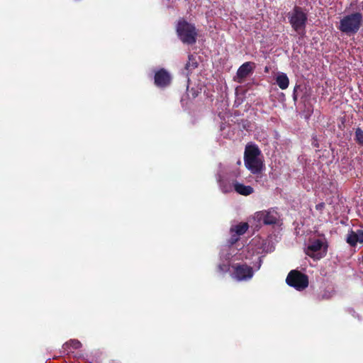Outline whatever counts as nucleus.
I'll use <instances>...</instances> for the list:
<instances>
[{"instance_id":"10","label":"nucleus","mask_w":363,"mask_h":363,"mask_svg":"<svg viewBox=\"0 0 363 363\" xmlns=\"http://www.w3.org/2000/svg\"><path fill=\"white\" fill-rule=\"evenodd\" d=\"M255 67V63L253 62H246L243 63L237 71V82L238 83H242L244 79L253 72Z\"/></svg>"},{"instance_id":"9","label":"nucleus","mask_w":363,"mask_h":363,"mask_svg":"<svg viewBox=\"0 0 363 363\" xmlns=\"http://www.w3.org/2000/svg\"><path fill=\"white\" fill-rule=\"evenodd\" d=\"M278 213L273 208L258 211L255 213V219L264 225H274L277 223Z\"/></svg>"},{"instance_id":"25","label":"nucleus","mask_w":363,"mask_h":363,"mask_svg":"<svg viewBox=\"0 0 363 363\" xmlns=\"http://www.w3.org/2000/svg\"><path fill=\"white\" fill-rule=\"evenodd\" d=\"M196 96H197V94H196L195 92H194V93L192 94V96H193V98H195Z\"/></svg>"},{"instance_id":"13","label":"nucleus","mask_w":363,"mask_h":363,"mask_svg":"<svg viewBox=\"0 0 363 363\" xmlns=\"http://www.w3.org/2000/svg\"><path fill=\"white\" fill-rule=\"evenodd\" d=\"M199 65L196 57L192 54H189L188 56V61L185 65L184 69L186 71V76L192 72Z\"/></svg>"},{"instance_id":"5","label":"nucleus","mask_w":363,"mask_h":363,"mask_svg":"<svg viewBox=\"0 0 363 363\" xmlns=\"http://www.w3.org/2000/svg\"><path fill=\"white\" fill-rule=\"evenodd\" d=\"M286 282L296 290L302 291L308 286V277L306 274L294 269L288 274Z\"/></svg>"},{"instance_id":"22","label":"nucleus","mask_w":363,"mask_h":363,"mask_svg":"<svg viewBox=\"0 0 363 363\" xmlns=\"http://www.w3.org/2000/svg\"><path fill=\"white\" fill-rule=\"evenodd\" d=\"M325 203L324 202H321V203H318L315 206V209L317 211H320V213H322L323 209L325 208Z\"/></svg>"},{"instance_id":"12","label":"nucleus","mask_w":363,"mask_h":363,"mask_svg":"<svg viewBox=\"0 0 363 363\" xmlns=\"http://www.w3.org/2000/svg\"><path fill=\"white\" fill-rule=\"evenodd\" d=\"M233 188L236 193L242 196H249L254 192V189L251 186L244 185L235 181Z\"/></svg>"},{"instance_id":"17","label":"nucleus","mask_w":363,"mask_h":363,"mask_svg":"<svg viewBox=\"0 0 363 363\" xmlns=\"http://www.w3.org/2000/svg\"><path fill=\"white\" fill-rule=\"evenodd\" d=\"M347 242L350 244L351 246H355L358 242V238L357 235V232L351 230L350 233L347 235Z\"/></svg>"},{"instance_id":"18","label":"nucleus","mask_w":363,"mask_h":363,"mask_svg":"<svg viewBox=\"0 0 363 363\" xmlns=\"http://www.w3.org/2000/svg\"><path fill=\"white\" fill-rule=\"evenodd\" d=\"M218 183L220 188L223 193H228L232 191V186L230 184H228L224 180L219 179Z\"/></svg>"},{"instance_id":"7","label":"nucleus","mask_w":363,"mask_h":363,"mask_svg":"<svg viewBox=\"0 0 363 363\" xmlns=\"http://www.w3.org/2000/svg\"><path fill=\"white\" fill-rule=\"evenodd\" d=\"M233 277L239 281H248L254 275V271L252 267L247 264L236 263L233 265Z\"/></svg>"},{"instance_id":"1","label":"nucleus","mask_w":363,"mask_h":363,"mask_svg":"<svg viewBox=\"0 0 363 363\" xmlns=\"http://www.w3.org/2000/svg\"><path fill=\"white\" fill-rule=\"evenodd\" d=\"M261 151L256 145H247L244 152V162L246 168L252 174L262 173L265 166L259 158Z\"/></svg>"},{"instance_id":"11","label":"nucleus","mask_w":363,"mask_h":363,"mask_svg":"<svg viewBox=\"0 0 363 363\" xmlns=\"http://www.w3.org/2000/svg\"><path fill=\"white\" fill-rule=\"evenodd\" d=\"M249 225L247 223H240L238 225H235L234 227L230 228V231L235 232V235H232L230 238V242L232 244L235 243L238 239L240 235H244L246 231L248 230Z\"/></svg>"},{"instance_id":"14","label":"nucleus","mask_w":363,"mask_h":363,"mask_svg":"<svg viewBox=\"0 0 363 363\" xmlns=\"http://www.w3.org/2000/svg\"><path fill=\"white\" fill-rule=\"evenodd\" d=\"M276 83L281 89H286L289 84V79L285 73H281L276 77Z\"/></svg>"},{"instance_id":"6","label":"nucleus","mask_w":363,"mask_h":363,"mask_svg":"<svg viewBox=\"0 0 363 363\" xmlns=\"http://www.w3.org/2000/svg\"><path fill=\"white\" fill-rule=\"evenodd\" d=\"M289 23L293 29L299 33L301 30H304L307 22V15L299 6H295L289 16Z\"/></svg>"},{"instance_id":"19","label":"nucleus","mask_w":363,"mask_h":363,"mask_svg":"<svg viewBox=\"0 0 363 363\" xmlns=\"http://www.w3.org/2000/svg\"><path fill=\"white\" fill-rule=\"evenodd\" d=\"M331 296L330 293L326 291H323V292H320L317 296V299L318 301H322L324 299H328Z\"/></svg>"},{"instance_id":"15","label":"nucleus","mask_w":363,"mask_h":363,"mask_svg":"<svg viewBox=\"0 0 363 363\" xmlns=\"http://www.w3.org/2000/svg\"><path fill=\"white\" fill-rule=\"evenodd\" d=\"M81 347H82V343L79 340H75V339L70 340L67 341V342H65L62 345V348L65 350V352H72L70 350L71 348L74 349V350H77V349L80 348Z\"/></svg>"},{"instance_id":"16","label":"nucleus","mask_w":363,"mask_h":363,"mask_svg":"<svg viewBox=\"0 0 363 363\" xmlns=\"http://www.w3.org/2000/svg\"><path fill=\"white\" fill-rule=\"evenodd\" d=\"M354 140L358 145L363 147V130L361 128L355 129Z\"/></svg>"},{"instance_id":"27","label":"nucleus","mask_w":363,"mask_h":363,"mask_svg":"<svg viewBox=\"0 0 363 363\" xmlns=\"http://www.w3.org/2000/svg\"><path fill=\"white\" fill-rule=\"evenodd\" d=\"M265 72H268V68L267 67H265Z\"/></svg>"},{"instance_id":"8","label":"nucleus","mask_w":363,"mask_h":363,"mask_svg":"<svg viewBox=\"0 0 363 363\" xmlns=\"http://www.w3.org/2000/svg\"><path fill=\"white\" fill-rule=\"evenodd\" d=\"M172 82V74L164 68H160L155 71L154 84L157 87L165 89L171 85Z\"/></svg>"},{"instance_id":"26","label":"nucleus","mask_w":363,"mask_h":363,"mask_svg":"<svg viewBox=\"0 0 363 363\" xmlns=\"http://www.w3.org/2000/svg\"><path fill=\"white\" fill-rule=\"evenodd\" d=\"M238 164H241V161H240V160H238Z\"/></svg>"},{"instance_id":"23","label":"nucleus","mask_w":363,"mask_h":363,"mask_svg":"<svg viewBox=\"0 0 363 363\" xmlns=\"http://www.w3.org/2000/svg\"><path fill=\"white\" fill-rule=\"evenodd\" d=\"M312 145L315 147H319V144L317 141V140H314L312 143Z\"/></svg>"},{"instance_id":"21","label":"nucleus","mask_w":363,"mask_h":363,"mask_svg":"<svg viewBox=\"0 0 363 363\" xmlns=\"http://www.w3.org/2000/svg\"><path fill=\"white\" fill-rule=\"evenodd\" d=\"M357 235L358 238V242L363 243V230H358L357 231Z\"/></svg>"},{"instance_id":"24","label":"nucleus","mask_w":363,"mask_h":363,"mask_svg":"<svg viewBox=\"0 0 363 363\" xmlns=\"http://www.w3.org/2000/svg\"><path fill=\"white\" fill-rule=\"evenodd\" d=\"M234 175H235V177H238L240 176V172H237Z\"/></svg>"},{"instance_id":"2","label":"nucleus","mask_w":363,"mask_h":363,"mask_svg":"<svg viewBox=\"0 0 363 363\" xmlns=\"http://www.w3.org/2000/svg\"><path fill=\"white\" fill-rule=\"evenodd\" d=\"M176 31L180 40L187 45L196 43L197 38V30L194 24L180 18L177 24Z\"/></svg>"},{"instance_id":"3","label":"nucleus","mask_w":363,"mask_h":363,"mask_svg":"<svg viewBox=\"0 0 363 363\" xmlns=\"http://www.w3.org/2000/svg\"><path fill=\"white\" fill-rule=\"evenodd\" d=\"M363 21L362 14L359 12L352 13L344 16L340 21L338 29L346 34H355L359 30Z\"/></svg>"},{"instance_id":"4","label":"nucleus","mask_w":363,"mask_h":363,"mask_svg":"<svg viewBox=\"0 0 363 363\" xmlns=\"http://www.w3.org/2000/svg\"><path fill=\"white\" fill-rule=\"evenodd\" d=\"M328 243L325 238L323 239H311L306 253L309 257L319 259L326 254Z\"/></svg>"},{"instance_id":"20","label":"nucleus","mask_w":363,"mask_h":363,"mask_svg":"<svg viewBox=\"0 0 363 363\" xmlns=\"http://www.w3.org/2000/svg\"><path fill=\"white\" fill-rule=\"evenodd\" d=\"M217 270L220 273H225L229 270V265L225 263L219 264L217 267Z\"/></svg>"}]
</instances>
